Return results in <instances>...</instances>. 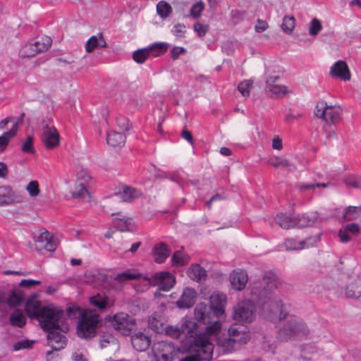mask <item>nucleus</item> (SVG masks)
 Returning <instances> with one entry per match:
<instances>
[{
  "label": "nucleus",
  "mask_w": 361,
  "mask_h": 361,
  "mask_svg": "<svg viewBox=\"0 0 361 361\" xmlns=\"http://www.w3.org/2000/svg\"><path fill=\"white\" fill-rule=\"evenodd\" d=\"M276 223L283 229L296 228L295 216H288L284 214H279L275 217Z\"/></svg>",
  "instance_id": "nucleus-25"
},
{
  "label": "nucleus",
  "mask_w": 361,
  "mask_h": 361,
  "mask_svg": "<svg viewBox=\"0 0 361 361\" xmlns=\"http://www.w3.org/2000/svg\"><path fill=\"white\" fill-rule=\"evenodd\" d=\"M295 27V18L293 16H286L281 25L282 30L286 34H291Z\"/></svg>",
  "instance_id": "nucleus-33"
},
{
  "label": "nucleus",
  "mask_w": 361,
  "mask_h": 361,
  "mask_svg": "<svg viewBox=\"0 0 361 361\" xmlns=\"http://www.w3.org/2000/svg\"><path fill=\"white\" fill-rule=\"evenodd\" d=\"M219 293H213L210 296V306L200 302L195 308V319L203 324H208L204 334H196L190 341L191 354L180 360V361H209L212 358V343L208 336H216L219 334L222 324L219 320L211 321V315L219 317L224 313L223 301Z\"/></svg>",
  "instance_id": "nucleus-1"
},
{
  "label": "nucleus",
  "mask_w": 361,
  "mask_h": 361,
  "mask_svg": "<svg viewBox=\"0 0 361 361\" xmlns=\"http://www.w3.org/2000/svg\"><path fill=\"white\" fill-rule=\"evenodd\" d=\"M269 25L266 20L257 19L256 25H255V30L257 33H261L267 30Z\"/></svg>",
  "instance_id": "nucleus-55"
},
{
  "label": "nucleus",
  "mask_w": 361,
  "mask_h": 361,
  "mask_svg": "<svg viewBox=\"0 0 361 361\" xmlns=\"http://www.w3.org/2000/svg\"><path fill=\"white\" fill-rule=\"evenodd\" d=\"M314 114L327 124L336 125L342 119L343 110L338 105L328 104L326 102L322 100L317 103Z\"/></svg>",
  "instance_id": "nucleus-5"
},
{
  "label": "nucleus",
  "mask_w": 361,
  "mask_h": 361,
  "mask_svg": "<svg viewBox=\"0 0 361 361\" xmlns=\"http://www.w3.org/2000/svg\"><path fill=\"white\" fill-rule=\"evenodd\" d=\"M255 307L250 300H243L237 304L234 308L233 319L238 322L250 323L255 317Z\"/></svg>",
  "instance_id": "nucleus-7"
},
{
  "label": "nucleus",
  "mask_w": 361,
  "mask_h": 361,
  "mask_svg": "<svg viewBox=\"0 0 361 361\" xmlns=\"http://www.w3.org/2000/svg\"><path fill=\"white\" fill-rule=\"evenodd\" d=\"M114 226L118 231H133L135 226L131 218L123 216L122 218H116L113 221Z\"/></svg>",
  "instance_id": "nucleus-23"
},
{
  "label": "nucleus",
  "mask_w": 361,
  "mask_h": 361,
  "mask_svg": "<svg viewBox=\"0 0 361 361\" xmlns=\"http://www.w3.org/2000/svg\"><path fill=\"white\" fill-rule=\"evenodd\" d=\"M41 283L40 281L33 280V279H23L19 286L21 287H25L30 288L35 285H39Z\"/></svg>",
  "instance_id": "nucleus-57"
},
{
  "label": "nucleus",
  "mask_w": 361,
  "mask_h": 361,
  "mask_svg": "<svg viewBox=\"0 0 361 361\" xmlns=\"http://www.w3.org/2000/svg\"><path fill=\"white\" fill-rule=\"evenodd\" d=\"M318 219L317 213L305 214L295 216L296 227L302 228L314 225Z\"/></svg>",
  "instance_id": "nucleus-24"
},
{
  "label": "nucleus",
  "mask_w": 361,
  "mask_h": 361,
  "mask_svg": "<svg viewBox=\"0 0 361 361\" xmlns=\"http://www.w3.org/2000/svg\"><path fill=\"white\" fill-rule=\"evenodd\" d=\"M171 250L164 243L156 244L152 250L154 260L157 263H163L170 255Z\"/></svg>",
  "instance_id": "nucleus-20"
},
{
  "label": "nucleus",
  "mask_w": 361,
  "mask_h": 361,
  "mask_svg": "<svg viewBox=\"0 0 361 361\" xmlns=\"http://www.w3.org/2000/svg\"><path fill=\"white\" fill-rule=\"evenodd\" d=\"M10 322L13 326L22 328L26 323V317L21 310H14L10 315Z\"/></svg>",
  "instance_id": "nucleus-30"
},
{
  "label": "nucleus",
  "mask_w": 361,
  "mask_h": 361,
  "mask_svg": "<svg viewBox=\"0 0 361 361\" xmlns=\"http://www.w3.org/2000/svg\"><path fill=\"white\" fill-rule=\"evenodd\" d=\"M164 322L161 317L153 314L149 319V326L156 332H160L163 330Z\"/></svg>",
  "instance_id": "nucleus-37"
},
{
  "label": "nucleus",
  "mask_w": 361,
  "mask_h": 361,
  "mask_svg": "<svg viewBox=\"0 0 361 361\" xmlns=\"http://www.w3.org/2000/svg\"><path fill=\"white\" fill-rule=\"evenodd\" d=\"M149 56L147 47L138 49L133 54V60L138 63H143Z\"/></svg>",
  "instance_id": "nucleus-40"
},
{
  "label": "nucleus",
  "mask_w": 361,
  "mask_h": 361,
  "mask_svg": "<svg viewBox=\"0 0 361 361\" xmlns=\"http://www.w3.org/2000/svg\"><path fill=\"white\" fill-rule=\"evenodd\" d=\"M272 147L274 149L281 150L283 148L282 140L279 136H275L272 140Z\"/></svg>",
  "instance_id": "nucleus-62"
},
{
  "label": "nucleus",
  "mask_w": 361,
  "mask_h": 361,
  "mask_svg": "<svg viewBox=\"0 0 361 361\" xmlns=\"http://www.w3.org/2000/svg\"><path fill=\"white\" fill-rule=\"evenodd\" d=\"M59 319H56V328L47 330L44 329V331L48 333V345L51 347L53 350H59L63 348L66 342V338L59 332L56 331L59 329Z\"/></svg>",
  "instance_id": "nucleus-11"
},
{
  "label": "nucleus",
  "mask_w": 361,
  "mask_h": 361,
  "mask_svg": "<svg viewBox=\"0 0 361 361\" xmlns=\"http://www.w3.org/2000/svg\"><path fill=\"white\" fill-rule=\"evenodd\" d=\"M188 275L190 279L197 282L205 281L207 277V271L198 264H194L190 267Z\"/></svg>",
  "instance_id": "nucleus-21"
},
{
  "label": "nucleus",
  "mask_w": 361,
  "mask_h": 361,
  "mask_svg": "<svg viewBox=\"0 0 361 361\" xmlns=\"http://www.w3.org/2000/svg\"><path fill=\"white\" fill-rule=\"evenodd\" d=\"M322 22L317 18H314L310 23L308 32L310 35L316 37L322 30Z\"/></svg>",
  "instance_id": "nucleus-39"
},
{
  "label": "nucleus",
  "mask_w": 361,
  "mask_h": 361,
  "mask_svg": "<svg viewBox=\"0 0 361 361\" xmlns=\"http://www.w3.org/2000/svg\"><path fill=\"white\" fill-rule=\"evenodd\" d=\"M52 39L49 37H43L36 40L33 44L38 54L47 51L51 45Z\"/></svg>",
  "instance_id": "nucleus-35"
},
{
  "label": "nucleus",
  "mask_w": 361,
  "mask_h": 361,
  "mask_svg": "<svg viewBox=\"0 0 361 361\" xmlns=\"http://www.w3.org/2000/svg\"><path fill=\"white\" fill-rule=\"evenodd\" d=\"M248 281V276L243 269H235L230 274V283L231 287L236 290H242L245 288Z\"/></svg>",
  "instance_id": "nucleus-15"
},
{
  "label": "nucleus",
  "mask_w": 361,
  "mask_h": 361,
  "mask_svg": "<svg viewBox=\"0 0 361 361\" xmlns=\"http://www.w3.org/2000/svg\"><path fill=\"white\" fill-rule=\"evenodd\" d=\"M361 216V207L350 206L345 209L343 219L347 221L357 219Z\"/></svg>",
  "instance_id": "nucleus-34"
},
{
  "label": "nucleus",
  "mask_w": 361,
  "mask_h": 361,
  "mask_svg": "<svg viewBox=\"0 0 361 361\" xmlns=\"http://www.w3.org/2000/svg\"><path fill=\"white\" fill-rule=\"evenodd\" d=\"M35 243L37 248L39 250L44 249L49 252H54L56 248V245L53 241L52 235L47 231L42 232Z\"/></svg>",
  "instance_id": "nucleus-18"
},
{
  "label": "nucleus",
  "mask_w": 361,
  "mask_h": 361,
  "mask_svg": "<svg viewBox=\"0 0 361 361\" xmlns=\"http://www.w3.org/2000/svg\"><path fill=\"white\" fill-rule=\"evenodd\" d=\"M171 261L173 264L177 266H183L187 263V260L185 259L181 251L175 252L172 256Z\"/></svg>",
  "instance_id": "nucleus-49"
},
{
  "label": "nucleus",
  "mask_w": 361,
  "mask_h": 361,
  "mask_svg": "<svg viewBox=\"0 0 361 361\" xmlns=\"http://www.w3.org/2000/svg\"><path fill=\"white\" fill-rule=\"evenodd\" d=\"M195 325V324L194 322L185 320L182 323L180 327L173 326H167L165 329L166 334L173 338H179L182 334H184L185 337L189 336L192 339L194 337V331L192 327Z\"/></svg>",
  "instance_id": "nucleus-12"
},
{
  "label": "nucleus",
  "mask_w": 361,
  "mask_h": 361,
  "mask_svg": "<svg viewBox=\"0 0 361 361\" xmlns=\"http://www.w3.org/2000/svg\"><path fill=\"white\" fill-rule=\"evenodd\" d=\"M126 135L121 133L111 131L106 136V142L109 145L116 147H122L126 142Z\"/></svg>",
  "instance_id": "nucleus-27"
},
{
  "label": "nucleus",
  "mask_w": 361,
  "mask_h": 361,
  "mask_svg": "<svg viewBox=\"0 0 361 361\" xmlns=\"http://www.w3.org/2000/svg\"><path fill=\"white\" fill-rule=\"evenodd\" d=\"M88 185H85L84 183H75L74 188L71 190V192L72 195V197L77 198H85L86 196L89 195V192L87 190Z\"/></svg>",
  "instance_id": "nucleus-32"
},
{
  "label": "nucleus",
  "mask_w": 361,
  "mask_h": 361,
  "mask_svg": "<svg viewBox=\"0 0 361 361\" xmlns=\"http://www.w3.org/2000/svg\"><path fill=\"white\" fill-rule=\"evenodd\" d=\"M99 316L91 311H85L80 314L77 325L76 333L78 337L85 340H91L97 334Z\"/></svg>",
  "instance_id": "nucleus-4"
},
{
  "label": "nucleus",
  "mask_w": 361,
  "mask_h": 361,
  "mask_svg": "<svg viewBox=\"0 0 361 361\" xmlns=\"http://www.w3.org/2000/svg\"><path fill=\"white\" fill-rule=\"evenodd\" d=\"M345 228L348 231L352 233L353 234L357 235L360 232V228L357 224H348Z\"/></svg>",
  "instance_id": "nucleus-64"
},
{
  "label": "nucleus",
  "mask_w": 361,
  "mask_h": 361,
  "mask_svg": "<svg viewBox=\"0 0 361 361\" xmlns=\"http://www.w3.org/2000/svg\"><path fill=\"white\" fill-rule=\"evenodd\" d=\"M227 331V353L238 350L245 344L250 338L247 326L243 324H234Z\"/></svg>",
  "instance_id": "nucleus-6"
},
{
  "label": "nucleus",
  "mask_w": 361,
  "mask_h": 361,
  "mask_svg": "<svg viewBox=\"0 0 361 361\" xmlns=\"http://www.w3.org/2000/svg\"><path fill=\"white\" fill-rule=\"evenodd\" d=\"M37 295H32L26 302L25 311L30 318H37L43 329L56 328V319H59L63 314V310H55L46 306H42L36 300Z\"/></svg>",
  "instance_id": "nucleus-3"
},
{
  "label": "nucleus",
  "mask_w": 361,
  "mask_h": 361,
  "mask_svg": "<svg viewBox=\"0 0 361 361\" xmlns=\"http://www.w3.org/2000/svg\"><path fill=\"white\" fill-rule=\"evenodd\" d=\"M172 12V7L164 1H161L157 4V13L162 18L169 16Z\"/></svg>",
  "instance_id": "nucleus-36"
},
{
  "label": "nucleus",
  "mask_w": 361,
  "mask_h": 361,
  "mask_svg": "<svg viewBox=\"0 0 361 361\" xmlns=\"http://www.w3.org/2000/svg\"><path fill=\"white\" fill-rule=\"evenodd\" d=\"M24 300V293L19 288L12 290L7 298V303L10 307L20 305Z\"/></svg>",
  "instance_id": "nucleus-29"
},
{
  "label": "nucleus",
  "mask_w": 361,
  "mask_h": 361,
  "mask_svg": "<svg viewBox=\"0 0 361 361\" xmlns=\"http://www.w3.org/2000/svg\"><path fill=\"white\" fill-rule=\"evenodd\" d=\"M279 75H270L266 80L265 90L271 97H279L293 93V90L288 86L278 82Z\"/></svg>",
  "instance_id": "nucleus-10"
},
{
  "label": "nucleus",
  "mask_w": 361,
  "mask_h": 361,
  "mask_svg": "<svg viewBox=\"0 0 361 361\" xmlns=\"http://www.w3.org/2000/svg\"><path fill=\"white\" fill-rule=\"evenodd\" d=\"M321 186L323 188H326L327 184H326V183H322V184H319V183H301L298 185V188L300 191L311 190H314L315 188H319Z\"/></svg>",
  "instance_id": "nucleus-52"
},
{
  "label": "nucleus",
  "mask_w": 361,
  "mask_h": 361,
  "mask_svg": "<svg viewBox=\"0 0 361 361\" xmlns=\"http://www.w3.org/2000/svg\"><path fill=\"white\" fill-rule=\"evenodd\" d=\"M33 43H28L25 44L20 51V54L22 58H30L35 56L38 54L37 49Z\"/></svg>",
  "instance_id": "nucleus-38"
},
{
  "label": "nucleus",
  "mask_w": 361,
  "mask_h": 361,
  "mask_svg": "<svg viewBox=\"0 0 361 361\" xmlns=\"http://www.w3.org/2000/svg\"><path fill=\"white\" fill-rule=\"evenodd\" d=\"M193 28L199 37L204 36L209 30L208 25H204L199 22L194 24Z\"/></svg>",
  "instance_id": "nucleus-54"
},
{
  "label": "nucleus",
  "mask_w": 361,
  "mask_h": 361,
  "mask_svg": "<svg viewBox=\"0 0 361 361\" xmlns=\"http://www.w3.org/2000/svg\"><path fill=\"white\" fill-rule=\"evenodd\" d=\"M97 47H99L98 37L94 35L92 36L86 42L85 50L87 53H91Z\"/></svg>",
  "instance_id": "nucleus-48"
},
{
  "label": "nucleus",
  "mask_w": 361,
  "mask_h": 361,
  "mask_svg": "<svg viewBox=\"0 0 361 361\" xmlns=\"http://www.w3.org/2000/svg\"><path fill=\"white\" fill-rule=\"evenodd\" d=\"M169 44L165 42H155L147 47L149 54L157 57L164 55L168 49Z\"/></svg>",
  "instance_id": "nucleus-31"
},
{
  "label": "nucleus",
  "mask_w": 361,
  "mask_h": 361,
  "mask_svg": "<svg viewBox=\"0 0 361 361\" xmlns=\"http://www.w3.org/2000/svg\"><path fill=\"white\" fill-rule=\"evenodd\" d=\"M345 293L348 298L356 299L361 295V286L352 284L346 288Z\"/></svg>",
  "instance_id": "nucleus-42"
},
{
  "label": "nucleus",
  "mask_w": 361,
  "mask_h": 361,
  "mask_svg": "<svg viewBox=\"0 0 361 361\" xmlns=\"http://www.w3.org/2000/svg\"><path fill=\"white\" fill-rule=\"evenodd\" d=\"M252 80H244L238 85V89L243 97H248L250 95V91L252 87Z\"/></svg>",
  "instance_id": "nucleus-44"
},
{
  "label": "nucleus",
  "mask_w": 361,
  "mask_h": 361,
  "mask_svg": "<svg viewBox=\"0 0 361 361\" xmlns=\"http://www.w3.org/2000/svg\"><path fill=\"white\" fill-rule=\"evenodd\" d=\"M14 202V192L9 186H0V206L8 205Z\"/></svg>",
  "instance_id": "nucleus-28"
},
{
  "label": "nucleus",
  "mask_w": 361,
  "mask_h": 361,
  "mask_svg": "<svg viewBox=\"0 0 361 361\" xmlns=\"http://www.w3.org/2000/svg\"><path fill=\"white\" fill-rule=\"evenodd\" d=\"M231 18L234 23H238L240 20H243L244 17V13L243 12L238 11H232L231 13Z\"/></svg>",
  "instance_id": "nucleus-61"
},
{
  "label": "nucleus",
  "mask_w": 361,
  "mask_h": 361,
  "mask_svg": "<svg viewBox=\"0 0 361 361\" xmlns=\"http://www.w3.org/2000/svg\"><path fill=\"white\" fill-rule=\"evenodd\" d=\"M196 292L192 288H185L180 298L176 301V305L180 309L192 307L195 302Z\"/></svg>",
  "instance_id": "nucleus-17"
},
{
  "label": "nucleus",
  "mask_w": 361,
  "mask_h": 361,
  "mask_svg": "<svg viewBox=\"0 0 361 361\" xmlns=\"http://www.w3.org/2000/svg\"><path fill=\"white\" fill-rule=\"evenodd\" d=\"M329 74L332 77L338 78L344 81L350 80L351 78L347 63L342 60H339L332 65Z\"/></svg>",
  "instance_id": "nucleus-14"
},
{
  "label": "nucleus",
  "mask_w": 361,
  "mask_h": 361,
  "mask_svg": "<svg viewBox=\"0 0 361 361\" xmlns=\"http://www.w3.org/2000/svg\"><path fill=\"white\" fill-rule=\"evenodd\" d=\"M142 193L134 188L123 185L122 192H119L120 197L123 202H132L135 199L140 197Z\"/></svg>",
  "instance_id": "nucleus-26"
},
{
  "label": "nucleus",
  "mask_w": 361,
  "mask_h": 361,
  "mask_svg": "<svg viewBox=\"0 0 361 361\" xmlns=\"http://www.w3.org/2000/svg\"><path fill=\"white\" fill-rule=\"evenodd\" d=\"M270 308L269 319L274 322L277 319H285L283 327L278 331L277 338L281 341L290 339H298L306 337L309 330L302 320L296 316L290 315L287 312L286 306L282 304L281 300L271 301L269 305Z\"/></svg>",
  "instance_id": "nucleus-2"
},
{
  "label": "nucleus",
  "mask_w": 361,
  "mask_h": 361,
  "mask_svg": "<svg viewBox=\"0 0 361 361\" xmlns=\"http://www.w3.org/2000/svg\"><path fill=\"white\" fill-rule=\"evenodd\" d=\"M139 277H140V274H132L130 272L125 271V272H123L121 274L116 275V276L115 277V279L118 281L123 282V281L135 279Z\"/></svg>",
  "instance_id": "nucleus-51"
},
{
  "label": "nucleus",
  "mask_w": 361,
  "mask_h": 361,
  "mask_svg": "<svg viewBox=\"0 0 361 361\" xmlns=\"http://www.w3.org/2000/svg\"><path fill=\"white\" fill-rule=\"evenodd\" d=\"M181 137L186 140L190 144H192L194 142L193 136L192 133L187 129H183L181 132Z\"/></svg>",
  "instance_id": "nucleus-63"
},
{
  "label": "nucleus",
  "mask_w": 361,
  "mask_h": 361,
  "mask_svg": "<svg viewBox=\"0 0 361 361\" xmlns=\"http://www.w3.org/2000/svg\"><path fill=\"white\" fill-rule=\"evenodd\" d=\"M186 51L185 49L180 47H174L171 50V56L173 60H177L179 56Z\"/></svg>",
  "instance_id": "nucleus-58"
},
{
  "label": "nucleus",
  "mask_w": 361,
  "mask_h": 361,
  "mask_svg": "<svg viewBox=\"0 0 361 361\" xmlns=\"http://www.w3.org/2000/svg\"><path fill=\"white\" fill-rule=\"evenodd\" d=\"M35 341L25 339L20 340L16 342L13 345V350L17 351L22 349H30L32 348V345L35 343Z\"/></svg>",
  "instance_id": "nucleus-43"
},
{
  "label": "nucleus",
  "mask_w": 361,
  "mask_h": 361,
  "mask_svg": "<svg viewBox=\"0 0 361 361\" xmlns=\"http://www.w3.org/2000/svg\"><path fill=\"white\" fill-rule=\"evenodd\" d=\"M13 123L12 128L7 132H5V135H8L11 138H13L16 136L18 129L19 123L18 121L16 120L15 118V120L13 121H11Z\"/></svg>",
  "instance_id": "nucleus-59"
},
{
  "label": "nucleus",
  "mask_w": 361,
  "mask_h": 361,
  "mask_svg": "<svg viewBox=\"0 0 361 361\" xmlns=\"http://www.w3.org/2000/svg\"><path fill=\"white\" fill-rule=\"evenodd\" d=\"M21 150L23 152L33 154L35 150L33 146V137L32 136H28L25 141L23 142Z\"/></svg>",
  "instance_id": "nucleus-46"
},
{
  "label": "nucleus",
  "mask_w": 361,
  "mask_h": 361,
  "mask_svg": "<svg viewBox=\"0 0 361 361\" xmlns=\"http://www.w3.org/2000/svg\"><path fill=\"white\" fill-rule=\"evenodd\" d=\"M11 139L8 135H5V133L0 136V152L6 149Z\"/></svg>",
  "instance_id": "nucleus-60"
},
{
  "label": "nucleus",
  "mask_w": 361,
  "mask_h": 361,
  "mask_svg": "<svg viewBox=\"0 0 361 361\" xmlns=\"http://www.w3.org/2000/svg\"><path fill=\"white\" fill-rule=\"evenodd\" d=\"M26 190L31 197H37L39 194V183L37 180L30 181L27 187Z\"/></svg>",
  "instance_id": "nucleus-47"
},
{
  "label": "nucleus",
  "mask_w": 361,
  "mask_h": 361,
  "mask_svg": "<svg viewBox=\"0 0 361 361\" xmlns=\"http://www.w3.org/2000/svg\"><path fill=\"white\" fill-rule=\"evenodd\" d=\"M269 163L274 168H278L280 166L288 167L289 166V162L287 159H282L278 157H275L270 159Z\"/></svg>",
  "instance_id": "nucleus-50"
},
{
  "label": "nucleus",
  "mask_w": 361,
  "mask_h": 361,
  "mask_svg": "<svg viewBox=\"0 0 361 361\" xmlns=\"http://www.w3.org/2000/svg\"><path fill=\"white\" fill-rule=\"evenodd\" d=\"M118 126L121 130L127 131L130 128L129 121L125 117H119L116 119Z\"/></svg>",
  "instance_id": "nucleus-56"
},
{
  "label": "nucleus",
  "mask_w": 361,
  "mask_h": 361,
  "mask_svg": "<svg viewBox=\"0 0 361 361\" xmlns=\"http://www.w3.org/2000/svg\"><path fill=\"white\" fill-rule=\"evenodd\" d=\"M131 343L136 350L142 352L148 349L151 343V339L144 333L138 332L132 336Z\"/></svg>",
  "instance_id": "nucleus-19"
},
{
  "label": "nucleus",
  "mask_w": 361,
  "mask_h": 361,
  "mask_svg": "<svg viewBox=\"0 0 361 361\" xmlns=\"http://www.w3.org/2000/svg\"><path fill=\"white\" fill-rule=\"evenodd\" d=\"M90 303L99 310H104L113 305V300L105 293H97L90 298Z\"/></svg>",
  "instance_id": "nucleus-22"
},
{
  "label": "nucleus",
  "mask_w": 361,
  "mask_h": 361,
  "mask_svg": "<svg viewBox=\"0 0 361 361\" xmlns=\"http://www.w3.org/2000/svg\"><path fill=\"white\" fill-rule=\"evenodd\" d=\"M172 32L177 37H183L186 32L185 26L183 24L178 23L173 26Z\"/></svg>",
  "instance_id": "nucleus-53"
},
{
  "label": "nucleus",
  "mask_w": 361,
  "mask_h": 361,
  "mask_svg": "<svg viewBox=\"0 0 361 361\" xmlns=\"http://www.w3.org/2000/svg\"><path fill=\"white\" fill-rule=\"evenodd\" d=\"M42 140L47 149H53L59 145V134L54 126H43Z\"/></svg>",
  "instance_id": "nucleus-13"
},
{
  "label": "nucleus",
  "mask_w": 361,
  "mask_h": 361,
  "mask_svg": "<svg viewBox=\"0 0 361 361\" xmlns=\"http://www.w3.org/2000/svg\"><path fill=\"white\" fill-rule=\"evenodd\" d=\"M91 180V176L87 170L82 169L77 172L76 180L75 183H84L89 185Z\"/></svg>",
  "instance_id": "nucleus-41"
},
{
  "label": "nucleus",
  "mask_w": 361,
  "mask_h": 361,
  "mask_svg": "<svg viewBox=\"0 0 361 361\" xmlns=\"http://www.w3.org/2000/svg\"><path fill=\"white\" fill-rule=\"evenodd\" d=\"M315 238H308L304 240L297 241L295 238H287L284 241V246L286 250H298L308 248L316 244Z\"/></svg>",
  "instance_id": "nucleus-16"
},
{
  "label": "nucleus",
  "mask_w": 361,
  "mask_h": 361,
  "mask_svg": "<svg viewBox=\"0 0 361 361\" xmlns=\"http://www.w3.org/2000/svg\"><path fill=\"white\" fill-rule=\"evenodd\" d=\"M114 328L119 331L123 335H128L135 326V319L127 313H116L111 321Z\"/></svg>",
  "instance_id": "nucleus-8"
},
{
  "label": "nucleus",
  "mask_w": 361,
  "mask_h": 361,
  "mask_svg": "<svg viewBox=\"0 0 361 361\" xmlns=\"http://www.w3.org/2000/svg\"><path fill=\"white\" fill-rule=\"evenodd\" d=\"M204 8L203 1H200L193 4L190 8V13L194 18H197L201 16V13Z\"/></svg>",
  "instance_id": "nucleus-45"
},
{
  "label": "nucleus",
  "mask_w": 361,
  "mask_h": 361,
  "mask_svg": "<svg viewBox=\"0 0 361 361\" xmlns=\"http://www.w3.org/2000/svg\"><path fill=\"white\" fill-rule=\"evenodd\" d=\"M152 286H158L159 289L168 291L173 288L176 283L175 277L169 272L161 271L156 273L151 276L145 277Z\"/></svg>",
  "instance_id": "nucleus-9"
}]
</instances>
